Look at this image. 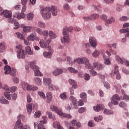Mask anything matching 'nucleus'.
Instances as JSON below:
<instances>
[{
  "mask_svg": "<svg viewBox=\"0 0 129 129\" xmlns=\"http://www.w3.org/2000/svg\"><path fill=\"white\" fill-rule=\"evenodd\" d=\"M70 100L72 102L74 105H76L77 104V100L76 98L74 97V96H71L70 97Z\"/></svg>",
  "mask_w": 129,
  "mask_h": 129,
  "instance_id": "nucleus-33",
  "label": "nucleus"
},
{
  "mask_svg": "<svg viewBox=\"0 0 129 129\" xmlns=\"http://www.w3.org/2000/svg\"><path fill=\"white\" fill-rule=\"evenodd\" d=\"M93 66L97 70H101L104 68V65L95 61L93 63Z\"/></svg>",
  "mask_w": 129,
  "mask_h": 129,
  "instance_id": "nucleus-17",
  "label": "nucleus"
},
{
  "mask_svg": "<svg viewBox=\"0 0 129 129\" xmlns=\"http://www.w3.org/2000/svg\"><path fill=\"white\" fill-rule=\"evenodd\" d=\"M23 117V115H19L18 117V120L16 122L14 128L13 129H23L24 128V126H23V124L21 122V118Z\"/></svg>",
  "mask_w": 129,
  "mask_h": 129,
  "instance_id": "nucleus-9",
  "label": "nucleus"
},
{
  "mask_svg": "<svg viewBox=\"0 0 129 129\" xmlns=\"http://www.w3.org/2000/svg\"><path fill=\"white\" fill-rule=\"evenodd\" d=\"M20 16L21 17V18H22V19H24V18H25V14H24V13H22L18 14L17 15V19H18V20H21V18H20Z\"/></svg>",
  "mask_w": 129,
  "mask_h": 129,
  "instance_id": "nucleus-54",
  "label": "nucleus"
},
{
  "mask_svg": "<svg viewBox=\"0 0 129 129\" xmlns=\"http://www.w3.org/2000/svg\"><path fill=\"white\" fill-rule=\"evenodd\" d=\"M50 43H51V39H48L46 41L41 39L39 41V45L41 48L50 50L51 49V46L49 45Z\"/></svg>",
  "mask_w": 129,
  "mask_h": 129,
  "instance_id": "nucleus-6",
  "label": "nucleus"
},
{
  "mask_svg": "<svg viewBox=\"0 0 129 129\" xmlns=\"http://www.w3.org/2000/svg\"><path fill=\"white\" fill-rule=\"evenodd\" d=\"M91 69V70L90 71V74H91V75L92 76H96V75H97V73L96 72H95V71H94L93 68H92Z\"/></svg>",
  "mask_w": 129,
  "mask_h": 129,
  "instance_id": "nucleus-52",
  "label": "nucleus"
},
{
  "mask_svg": "<svg viewBox=\"0 0 129 129\" xmlns=\"http://www.w3.org/2000/svg\"><path fill=\"white\" fill-rule=\"evenodd\" d=\"M89 43L91 46L94 48L97 46V41H96V39L94 37H90Z\"/></svg>",
  "mask_w": 129,
  "mask_h": 129,
  "instance_id": "nucleus-14",
  "label": "nucleus"
},
{
  "mask_svg": "<svg viewBox=\"0 0 129 129\" xmlns=\"http://www.w3.org/2000/svg\"><path fill=\"white\" fill-rule=\"evenodd\" d=\"M119 32L120 33H128L129 28L120 29Z\"/></svg>",
  "mask_w": 129,
  "mask_h": 129,
  "instance_id": "nucleus-59",
  "label": "nucleus"
},
{
  "mask_svg": "<svg viewBox=\"0 0 129 129\" xmlns=\"http://www.w3.org/2000/svg\"><path fill=\"white\" fill-rule=\"evenodd\" d=\"M3 89H5V90H6V91H10L11 88H10L9 86L7 85H4Z\"/></svg>",
  "mask_w": 129,
  "mask_h": 129,
  "instance_id": "nucleus-60",
  "label": "nucleus"
},
{
  "mask_svg": "<svg viewBox=\"0 0 129 129\" xmlns=\"http://www.w3.org/2000/svg\"><path fill=\"white\" fill-rule=\"evenodd\" d=\"M104 85L107 88V89H108V88H110V85L108 82H104Z\"/></svg>",
  "mask_w": 129,
  "mask_h": 129,
  "instance_id": "nucleus-62",
  "label": "nucleus"
},
{
  "mask_svg": "<svg viewBox=\"0 0 129 129\" xmlns=\"http://www.w3.org/2000/svg\"><path fill=\"white\" fill-rule=\"evenodd\" d=\"M62 73H63V70L57 69L53 72V75L54 76H58V75H60V74H62Z\"/></svg>",
  "mask_w": 129,
  "mask_h": 129,
  "instance_id": "nucleus-20",
  "label": "nucleus"
},
{
  "mask_svg": "<svg viewBox=\"0 0 129 129\" xmlns=\"http://www.w3.org/2000/svg\"><path fill=\"white\" fill-rule=\"evenodd\" d=\"M42 36H44V38H47V37H48V31L47 30L42 31Z\"/></svg>",
  "mask_w": 129,
  "mask_h": 129,
  "instance_id": "nucleus-57",
  "label": "nucleus"
},
{
  "mask_svg": "<svg viewBox=\"0 0 129 129\" xmlns=\"http://www.w3.org/2000/svg\"><path fill=\"white\" fill-rule=\"evenodd\" d=\"M38 25L40 28H45L46 27L45 23L42 21H39L38 22Z\"/></svg>",
  "mask_w": 129,
  "mask_h": 129,
  "instance_id": "nucleus-51",
  "label": "nucleus"
},
{
  "mask_svg": "<svg viewBox=\"0 0 129 129\" xmlns=\"http://www.w3.org/2000/svg\"><path fill=\"white\" fill-rule=\"evenodd\" d=\"M48 35L51 39H55V38L57 37V35H56V34H55L54 32H53L52 31H49Z\"/></svg>",
  "mask_w": 129,
  "mask_h": 129,
  "instance_id": "nucleus-30",
  "label": "nucleus"
},
{
  "mask_svg": "<svg viewBox=\"0 0 129 129\" xmlns=\"http://www.w3.org/2000/svg\"><path fill=\"white\" fill-rule=\"evenodd\" d=\"M9 23H11V24L14 23V26H15L14 27L15 30H17V29H19V28H20V24H19V22H15V21L13 19H10Z\"/></svg>",
  "mask_w": 129,
  "mask_h": 129,
  "instance_id": "nucleus-21",
  "label": "nucleus"
},
{
  "mask_svg": "<svg viewBox=\"0 0 129 129\" xmlns=\"http://www.w3.org/2000/svg\"><path fill=\"white\" fill-rule=\"evenodd\" d=\"M0 102L3 104H9V101L5 98V97H3L0 99Z\"/></svg>",
  "mask_w": 129,
  "mask_h": 129,
  "instance_id": "nucleus-38",
  "label": "nucleus"
},
{
  "mask_svg": "<svg viewBox=\"0 0 129 129\" xmlns=\"http://www.w3.org/2000/svg\"><path fill=\"white\" fill-rule=\"evenodd\" d=\"M35 31L37 32L38 33V34H39V35H40V36H42V34H43V31L42 30V29H41L40 28H36L35 29Z\"/></svg>",
  "mask_w": 129,
  "mask_h": 129,
  "instance_id": "nucleus-55",
  "label": "nucleus"
},
{
  "mask_svg": "<svg viewBox=\"0 0 129 129\" xmlns=\"http://www.w3.org/2000/svg\"><path fill=\"white\" fill-rule=\"evenodd\" d=\"M6 47L5 46V43H0V53H3L5 51Z\"/></svg>",
  "mask_w": 129,
  "mask_h": 129,
  "instance_id": "nucleus-41",
  "label": "nucleus"
},
{
  "mask_svg": "<svg viewBox=\"0 0 129 129\" xmlns=\"http://www.w3.org/2000/svg\"><path fill=\"white\" fill-rule=\"evenodd\" d=\"M94 120L95 121L98 122L99 120H102V116H99L98 117H95Z\"/></svg>",
  "mask_w": 129,
  "mask_h": 129,
  "instance_id": "nucleus-58",
  "label": "nucleus"
},
{
  "mask_svg": "<svg viewBox=\"0 0 129 129\" xmlns=\"http://www.w3.org/2000/svg\"><path fill=\"white\" fill-rule=\"evenodd\" d=\"M38 94L40 95V97L43 98V99H45L46 98V96L45 95V94L43 92H38Z\"/></svg>",
  "mask_w": 129,
  "mask_h": 129,
  "instance_id": "nucleus-48",
  "label": "nucleus"
},
{
  "mask_svg": "<svg viewBox=\"0 0 129 129\" xmlns=\"http://www.w3.org/2000/svg\"><path fill=\"white\" fill-rule=\"evenodd\" d=\"M5 97L8 100H11V94H10V92H5L4 93Z\"/></svg>",
  "mask_w": 129,
  "mask_h": 129,
  "instance_id": "nucleus-42",
  "label": "nucleus"
},
{
  "mask_svg": "<svg viewBox=\"0 0 129 129\" xmlns=\"http://www.w3.org/2000/svg\"><path fill=\"white\" fill-rule=\"evenodd\" d=\"M93 108L95 111H99L100 110H101V109H103V108H104V105L103 104H100L99 105L94 106Z\"/></svg>",
  "mask_w": 129,
  "mask_h": 129,
  "instance_id": "nucleus-22",
  "label": "nucleus"
},
{
  "mask_svg": "<svg viewBox=\"0 0 129 129\" xmlns=\"http://www.w3.org/2000/svg\"><path fill=\"white\" fill-rule=\"evenodd\" d=\"M65 61H67V62H69V64H71V62L72 61H71V57L67 56L65 59Z\"/></svg>",
  "mask_w": 129,
  "mask_h": 129,
  "instance_id": "nucleus-64",
  "label": "nucleus"
},
{
  "mask_svg": "<svg viewBox=\"0 0 129 129\" xmlns=\"http://www.w3.org/2000/svg\"><path fill=\"white\" fill-rule=\"evenodd\" d=\"M52 93L51 92H48L46 94V99L48 103H50L52 101Z\"/></svg>",
  "mask_w": 129,
  "mask_h": 129,
  "instance_id": "nucleus-19",
  "label": "nucleus"
},
{
  "mask_svg": "<svg viewBox=\"0 0 129 129\" xmlns=\"http://www.w3.org/2000/svg\"><path fill=\"white\" fill-rule=\"evenodd\" d=\"M99 17V16L98 14H94L90 17H84V20L85 21H91V20H96Z\"/></svg>",
  "mask_w": 129,
  "mask_h": 129,
  "instance_id": "nucleus-16",
  "label": "nucleus"
},
{
  "mask_svg": "<svg viewBox=\"0 0 129 129\" xmlns=\"http://www.w3.org/2000/svg\"><path fill=\"white\" fill-rule=\"evenodd\" d=\"M69 82L71 85H72V88H74L75 89H76L77 88V84L76 83V82L75 81L72 80V79H70L69 80Z\"/></svg>",
  "mask_w": 129,
  "mask_h": 129,
  "instance_id": "nucleus-25",
  "label": "nucleus"
},
{
  "mask_svg": "<svg viewBox=\"0 0 129 129\" xmlns=\"http://www.w3.org/2000/svg\"><path fill=\"white\" fill-rule=\"evenodd\" d=\"M17 49V57L19 59H25L26 56V52L22 49V45H18L16 46Z\"/></svg>",
  "mask_w": 129,
  "mask_h": 129,
  "instance_id": "nucleus-5",
  "label": "nucleus"
},
{
  "mask_svg": "<svg viewBox=\"0 0 129 129\" xmlns=\"http://www.w3.org/2000/svg\"><path fill=\"white\" fill-rule=\"evenodd\" d=\"M47 120H48V117L46 116H42V120L40 121V122L41 124H46V123H47Z\"/></svg>",
  "mask_w": 129,
  "mask_h": 129,
  "instance_id": "nucleus-36",
  "label": "nucleus"
},
{
  "mask_svg": "<svg viewBox=\"0 0 129 129\" xmlns=\"http://www.w3.org/2000/svg\"><path fill=\"white\" fill-rule=\"evenodd\" d=\"M43 82L45 85H50V84H51V82H52L51 79L46 78H43Z\"/></svg>",
  "mask_w": 129,
  "mask_h": 129,
  "instance_id": "nucleus-32",
  "label": "nucleus"
},
{
  "mask_svg": "<svg viewBox=\"0 0 129 129\" xmlns=\"http://www.w3.org/2000/svg\"><path fill=\"white\" fill-rule=\"evenodd\" d=\"M50 10L53 17L57 16V14H58V10L57 9V7L51 6V7L50 8Z\"/></svg>",
  "mask_w": 129,
  "mask_h": 129,
  "instance_id": "nucleus-18",
  "label": "nucleus"
},
{
  "mask_svg": "<svg viewBox=\"0 0 129 129\" xmlns=\"http://www.w3.org/2000/svg\"><path fill=\"white\" fill-rule=\"evenodd\" d=\"M17 90V87L16 86H13L11 88H10V92H15Z\"/></svg>",
  "mask_w": 129,
  "mask_h": 129,
  "instance_id": "nucleus-63",
  "label": "nucleus"
},
{
  "mask_svg": "<svg viewBox=\"0 0 129 129\" xmlns=\"http://www.w3.org/2000/svg\"><path fill=\"white\" fill-rule=\"evenodd\" d=\"M27 111L29 113H31L32 109H35V105L34 104H29L27 106Z\"/></svg>",
  "mask_w": 129,
  "mask_h": 129,
  "instance_id": "nucleus-23",
  "label": "nucleus"
},
{
  "mask_svg": "<svg viewBox=\"0 0 129 129\" xmlns=\"http://www.w3.org/2000/svg\"><path fill=\"white\" fill-rule=\"evenodd\" d=\"M119 106L120 107H121L122 108H123L124 107H126V104L123 101H121L119 104Z\"/></svg>",
  "mask_w": 129,
  "mask_h": 129,
  "instance_id": "nucleus-50",
  "label": "nucleus"
},
{
  "mask_svg": "<svg viewBox=\"0 0 129 129\" xmlns=\"http://www.w3.org/2000/svg\"><path fill=\"white\" fill-rule=\"evenodd\" d=\"M73 28L70 27L68 28L66 27L63 29L62 33L63 35V37L61 39V43L64 44V43H68L70 41V38H69V33L68 32H72Z\"/></svg>",
  "mask_w": 129,
  "mask_h": 129,
  "instance_id": "nucleus-1",
  "label": "nucleus"
},
{
  "mask_svg": "<svg viewBox=\"0 0 129 129\" xmlns=\"http://www.w3.org/2000/svg\"><path fill=\"white\" fill-rule=\"evenodd\" d=\"M104 113H105V114H113V112L111 110H107V109H105L104 110Z\"/></svg>",
  "mask_w": 129,
  "mask_h": 129,
  "instance_id": "nucleus-45",
  "label": "nucleus"
},
{
  "mask_svg": "<svg viewBox=\"0 0 129 129\" xmlns=\"http://www.w3.org/2000/svg\"><path fill=\"white\" fill-rule=\"evenodd\" d=\"M30 68H32L34 71L35 76H43V74L39 70V67L36 66V63L34 61H31L29 63Z\"/></svg>",
  "mask_w": 129,
  "mask_h": 129,
  "instance_id": "nucleus-4",
  "label": "nucleus"
},
{
  "mask_svg": "<svg viewBox=\"0 0 129 129\" xmlns=\"http://www.w3.org/2000/svg\"><path fill=\"white\" fill-rule=\"evenodd\" d=\"M85 78L84 79L86 80V81H88L89 79H90V76L88 74H85L84 75Z\"/></svg>",
  "mask_w": 129,
  "mask_h": 129,
  "instance_id": "nucleus-56",
  "label": "nucleus"
},
{
  "mask_svg": "<svg viewBox=\"0 0 129 129\" xmlns=\"http://www.w3.org/2000/svg\"><path fill=\"white\" fill-rule=\"evenodd\" d=\"M34 116L35 118L40 117V116H41V112L39 111H36L34 113Z\"/></svg>",
  "mask_w": 129,
  "mask_h": 129,
  "instance_id": "nucleus-46",
  "label": "nucleus"
},
{
  "mask_svg": "<svg viewBox=\"0 0 129 129\" xmlns=\"http://www.w3.org/2000/svg\"><path fill=\"white\" fill-rule=\"evenodd\" d=\"M53 127L54 128H57V129H63L62 126H61V125L59 123V122H53Z\"/></svg>",
  "mask_w": 129,
  "mask_h": 129,
  "instance_id": "nucleus-29",
  "label": "nucleus"
},
{
  "mask_svg": "<svg viewBox=\"0 0 129 129\" xmlns=\"http://www.w3.org/2000/svg\"><path fill=\"white\" fill-rule=\"evenodd\" d=\"M101 54L103 55V58L104 59L105 61H104V64H105L106 65H110L111 63H110V61L109 60V59H108V56H110V52H109V51H106L105 52V51H104V50H101ZM105 53L106 54H107V55H108V56H106L105 55Z\"/></svg>",
  "mask_w": 129,
  "mask_h": 129,
  "instance_id": "nucleus-7",
  "label": "nucleus"
},
{
  "mask_svg": "<svg viewBox=\"0 0 129 129\" xmlns=\"http://www.w3.org/2000/svg\"><path fill=\"white\" fill-rule=\"evenodd\" d=\"M21 28H22L24 32L25 33H30L33 29V27L32 26H27L25 25V24H21L20 25Z\"/></svg>",
  "mask_w": 129,
  "mask_h": 129,
  "instance_id": "nucleus-15",
  "label": "nucleus"
},
{
  "mask_svg": "<svg viewBox=\"0 0 129 129\" xmlns=\"http://www.w3.org/2000/svg\"><path fill=\"white\" fill-rule=\"evenodd\" d=\"M16 34L17 35L18 38L19 39H21V40H24L25 39V37L24 35H23L20 32H16Z\"/></svg>",
  "mask_w": 129,
  "mask_h": 129,
  "instance_id": "nucleus-43",
  "label": "nucleus"
},
{
  "mask_svg": "<svg viewBox=\"0 0 129 129\" xmlns=\"http://www.w3.org/2000/svg\"><path fill=\"white\" fill-rule=\"evenodd\" d=\"M34 80L35 83L37 84V85H41V84H42V81L40 78H35Z\"/></svg>",
  "mask_w": 129,
  "mask_h": 129,
  "instance_id": "nucleus-34",
  "label": "nucleus"
},
{
  "mask_svg": "<svg viewBox=\"0 0 129 129\" xmlns=\"http://www.w3.org/2000/svg\"><path fill=\"white\" fill-rule=\"evenodd\" d=\"M48 89L50 90V91H52V90H58L59 88L57 86L53 85L52 84H50L48 86Z\"/></svg>",
  "mask_w": 129,
  "mask_h": 129,
  "instance_id": "nucleus-27",
  "label": "nucleus"
},
{
  "mask_svg": "<svg viewBox=\"0 0 129 129\" xmlns=\"http://www.w3.org/2000/svg\"><path fill=\"white\" fill-rule=\"evenodd\" d=\"M27 40H28V41H31L32 42L35 41V35L33 33H31L30 35L28 36Z\"/></svg>",
  "mask_w": 129,
  "mask_h": 129,
  "instance_id": "nucleus-37",
  "label": "nucleus"
},
{
  "mask_svg": "<svg viewBox=\"0 0 129 129\" xmlns=\"http://www.w3.org/2000/svg\"><path fill=\"white\" fill-rule=\"evenodd\" d=\"M80 97L82 98V99H83L85 102H87V96L86 95V93L83 92L81 93L80 95Z\"/></svg>",
  "mask_w": 129,
  "mask_h": 129,
  "instance_id": "nucleus-26",
  "label": "nucleus"
},
{
  "mask_svg": "<svg viewBox=\"0 0 129 129\" xmlns=\"http://www.w3.org/2000/svg\"><path fill=\"white\" fill-rule=\"evenodd\" d=\"M85 67L87 68V69H92V67H91V66L90 65V63H89V59L87 58L85 60Z\"/></svg>",
  "mask_w": 129,
  "mask_h": 129,
  "instance_id": "nucleus-24",
  "label": "nucleus"
},
{
  "mask_svg": "<svg viewBox=\"0 0 129 129\" xmlns=\"http://www.w3.org/2000/svg\"><path fill=\"white\" fill-rule=\"evenodd\" d=\"M24 86L28 91H36V90H38V87L29 84L25 83Z\"/></svg>",
  "mask_w": 129,
  "mask_h": 129,
  "instance_id": "nucleus-13",
  "label": "nucleus"
},
{
  "mask_svg": "<svg viewBox=\"0 0 129 129\" xmlns=\"http://www.w3.org/2000/svg\"><path fill=\"white\" fill-rule=\"evenodd\" d=\"M115 59L117 62H119L120 64H125L128 67H129V61L125 60L124 58H121L118 56V55H116Z\"/></svg>",
  "mask_w": 129,
  "mask_h": 129,
  "instance_id": "nucleus-11",
  "label": "nucleus"
},
{
  "mask_svg": "<svg viewBox=\"0 0 129 129\" xmlns=\"http://www.w3.org/2000/svg\"><path fill=\"white\" fill-rule=\"evenodd\" d=\"M50 109L52 111H54L58 115L62 116V117H67V118H72V116L69 114L63 113L61 110H59L56 106H50Z\"/></svg>",
  "mask_w": 129,
  "mask_h": 129,
  "instance_id": "nucleus-3",
  "label": "nucleus"
},
{
  "mask_svg": "<svg viewBox=\"0 0 129 129\" xmlns=\"http://www.w3.org/2000/svg\"><path fill=\"white\" fill-rule=\"evenodd\" d=\"M99 56V51L95 50V51L93 53V57L96 58Z\"/></svg>",
  "mask_w": 129,
  "mask_h": 129,
  "instance_id": "nucleus-47",
  "label": "nucleus"
},
{
  "mask_svg": "<svg viewBox=\"0 0 129 129\" xmlns=\"http://www.w3.org/2000/svg\"><path fill=\"white\" fill-rule=\"evenodd\" d=\"M17 72V71H16V69H12L10 71V73H9V74H10V75L11 76H16V73Z\"/></svg>",
  "mask_w": 129,
  "mask_h": 129,
  "instance_id": "nucleus-44",
  "label": "nucleus"
},
{
  "mask_svg": "<svg viewBox=\"0 0 129 129\" xmlns=\"http://www.w3.org/2000/svg\"><path fill=\"white\" fill-rule=\"evenodd\" d=\"M38 129H46V128H45V126L42 123H39L38 125Z\"/></svg>",
  "mask_w": 129,
  "mask_h": 129,
  "instance_id": "nucleus-61",
  "label": "nucleus"
},
{
  "mask_svg": "<svg viewBox=\"0 0 129 129\" xmlns=\"http://www.w3.org/2000/svg\"><path fill=\"white\" fill-rule=\"evenodd\" d=\"M25 50L29 55H33L34 54V52L32 50L31 47L30 46L25 47Z\"/></svg>",
  "mask_w": 129,
  "mask_h": 129,
  "instance_id": "nucleus-28",
  "label": "nucleus"
},
{
  "mask_svg": "<svg viewBox=\"0 0 129 129\" xmlns=\"http://www.w3.org/2000/svg\"><path fill=\"white\" fill-rule=\"evenodd\" d=\"M122 94L123 95V98L126 100H129V96L125 94L124 90H121Z\"/></svg>",
  "mask_w": 129,
  "mask_h": 129,
  "instance_id": "nucleus-40",
  "label": "nucleus"
},
{
  "mask_svg": "<svg viewBox=\"0 0 129 129\" xmlns=\"http://www.w3.org/2000/svg\"><path fill=\"white\" fill-rule=\"evenodd\" d=\"M33 18H34V14L32 13H30L27 14V18L28 20H33Z\"/></svg>",
  "mask_w": 129,
  "mask_h": 129,
  "instance_id": "nucleus-49",
  "label": "nucleus"
},
{
  "mask_svg": "<svg viewBox=\"0 0 129 129\" xmlns=\"http://www.w3.org/2000/svg\"><path fill=\"white\" fill-rule=\"evenodd\" d=\"M68 71H69L71 73H78V71L76 70L75 68L73 67H69L68 68Z\"/></svg>",
  "mask_w": 129,
  "mask_h": 129,
  "instance_id": "nucleus-35",
  "label": "nucleus"
},
{
  "mask_svg": "<svg viewBox=\"0 0 129 129\" xmlns=\"http://www.w3.org/2000/svg\"><path fill=\"white\" fill-rule=\"evenodd\" d=\"M0 15L1 16H4V17L7 18V19H9V21H10L11 18H12V12L8 10H4L3 12L0 13Z\"/></svg>",
  "mask_w": 129,
  "mask_h": 129,
  "instance_id": "nucleus-12",
  "label": "nucleus"
},
{
  "mask_svg": "<svg viewBox=\"0 0 129 129\" xmlns=\"http://www.w3.org/2000/svg\"><path fill=\"white\" fill-rule=\"evenodd\" d=\"M120 100V97L117 94L114 95L111 99V103L114 104V105H117L118 104V101Z\"/></svg>",
  "mask_w": 129,
  "mask_h": 129,
  "instance_id": "nucleus-10",
  "label": "nucleus"
},
{
  "mask_svg": "<svg viewBox=\"0 0 129 129\" xmlns=\"http://www.w3.org/2000/svg\"><path fill=\"white\" fill-rule=\"evenodd\" d=\"M40 13L42 16V17L45 20H48L52 16V14L50 12V7H47L44 8H41Z\"/></svg>",
  "mask_w": 129,
  "mask_h": 129,
  "instance_id": "nucleus-2",
  "label": "nucleus"
},
{
  "mask_svg": "<svg viewBox=\"0 0 129 129\" xmlns=\"http://www.w3.org/2000/svg\"><path fill=\"white\" fill-rule=\"evenodd\" d=\"M113 22H114V18L113 17H111L110 19H109L106 21L107 24H111V23Z\"/></svg>",
  "mask_w": 129,
  "mask_h": 129,
  "instance_id": "nucleus-53",
  "label": "nucleus"
},
{
  "mask_svg": "<svg viewBox=\"0 0 129 129\" xmlns=\"http://www.w3.org/2000/svg\"><path fill=\"white\" fill-rule=\"evenodd\" d=\"M86 57H78L75 59L73 61L71 62V65L72 66L74 63H77L79 65H82V64H84L85 59H86Z\"/></svg>",
  "mask_w": 129,
  "mask_h": 129,
  "instance_id": "nucleus-8",
  "label": "nucleus"
},
{
  "mask_svg": "<svg viewBox=\"0 0 129 129\" xmlns=\"http://www.w3.org/2000/svg\"><path fill=\"white\" fill-rule=\"evenodd\" d=\"M52 55V53L50 52L44 51L43 52V56L45 58H50Z\"/></svg>",
  "mask_w": 129,
  "mask_h": 129,
  "instance_id": "nucleus-39",
  "label": "nucleus"
},
{
  "mask_svg": "<svg viewBox=\"0 0 129 129\" xmlns=\"http://www.w3.org/2000/svg\"><path fill=\"white\" fill-rule=\"evenodd\" d=\"M12 69H11V67L9 66H6L4 68V70L5 71V74H10V73L11 72V70Z\"/></svg>",
  "mask_w": 129,
  "mask_h": 129,
  "instance_id": "nucleus-31",
  "label": "nucleus"
}]
</instances>
